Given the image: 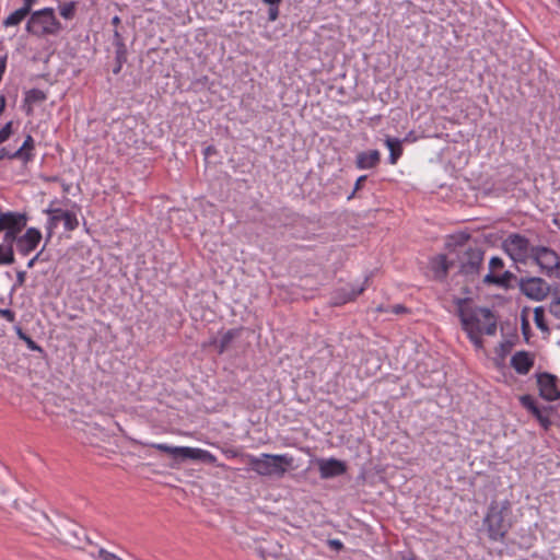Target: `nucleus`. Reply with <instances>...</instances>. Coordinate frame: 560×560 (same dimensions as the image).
<instances>
[{
    "label": "nucleus",
    "instance_id": "nucleus-56",
    "mask_svg": "<svg viewBox=\"0 0 560 560\" xmlns=\"http://www.w3.org/2000/svg\"><path fill=\"white\" fill-rule=\"evenodd\" d=\"M262 2L267 3V4H280L282 2V0H261Z\"/></svg>",
    "mask_w": 560,
    "mask_h": 560
},
{
    "label": "nucleus",
    "instance_id": "nucleus-48",
    "mask_svg": "<svg viewBox=\"0 0 560 560\" xmlns=\"http://www.w3.org/2000/svg\"><path fill=\"white\" fill-rule=\"evenodd\" d=\"M14 330L18 335V337L21 339V340H24L25 337H27V334H25L22 329V327L20 325H15L14 326Z\"/></svg>",
    "mask_w": 560,
    "mask_h": 560
},
{
    "label": "nucleus",
    "instance_id": "nucleus-34",
    "mask_svg": "<svg viewBox=\"0 0 560 560\" xmlns=\"http://www.w3.org/2000/svg\"><path fill=\"white\" fill-rule=\"evenodd\" d=\"M25 280H26V271L18 270L16 271V279H15V282H14L12 289H11V293L14 292L16 289L23 287L24 283H25Z\"/></svg>",
    "mask_w": 560,
    "mask_h": 560
},
{
    "label": "nucleus",
    "instance_id": "nucleus-24",
    "mask_svg": "<svg viewBox=\"0 0 560 560\" xmlns=\"http://www.w3.org/2000/svg\"><path fill=\"white\" fill-rule=\"evenodd\" d=\"M385 144L389 150L388 162L394 165L402 155V141L398 138L387 137L385 139Z\"/></svg>",
    "mask_w": 560,
    "mask_h": 560
},
{
    "label": "nucleus",
    "instance_id": "nucleus-45",
    "mask_svg": "<svg viewBox=\"0 0 560 560\" xmlns=\"http://www.w3.org/2000/svg\"><path fill=\"white\" fill-rule=\"evenodd\" d=\"M145 445L149 447L155 448L160 452H163V453H166L167 447H168V445L164 444V443H150V444H145Z\"/></svg>",
    "mask_w": 560,
    "mask_h": 560
},
{
    "label": "nucleus",
    "instance_id": "nucleus-15",
    "mask_svg": "<svg viewBox=\"0 0 560 560\" xmlns=\"http://www.w3.org/2000/svg\"><path fill=\"white\" fill-rule=\"evenodd\" d=\"M452 267H455V259H448L445 254H439L430 259V268L436 281L443 282Z\"/></svg>",
    "mask_w": 560,
    "mask_h": 560
},
{
    "label": "nucleus",
    "instance_id": "nucleus-11",
    "mask_svg": "<svg viewBox=\"0 0 560 560\" xmlns=\"http://www.w3.org/2000/svg\"><path fill=\"white\" fill-rule=\"evenodd\" d=\"M315 464L318 468L319 477L324 480L342 476L348 470L347 463L335 457L316 458Z\"/></svg>",
    "mask_w": 560,
    "mask_h": 560
},
{
    "label": "nucleus",
    "instance_id": "nucleus-9",
    "mask_svg": "<svg viewBox=\"0 0 560 560\" xmlns=\"http://www.w3.org/2000/svg\"><path fill=\"white\" fill-rule=\"evenodd\" d=\"M530 258L547 276H551L552 272L560 267V256L550 247H532Z\"/></svg>",
    "mask_w": 560,
    "mask_h": 560
},
{
    "label": "nucleus",
    "instance_id": "nucleus-30",
    "mask_svg": "<svg viewBox=\"0 0 560 560\" xmlns=\"http://www.w3.org/2000/svg\"><path fill=\"white\" fill-rule=\"evenodd\" d=\"M15 262V256H11L10 247L5 248L0 245V266H9Z\"/></svg>",
    "mask_w": 560,
    "mask_h": 560
},
{
    "label": "nucleus",
    "instance_id": "nucleus-27",
    "mask_svg": "<svg viewBox=\"0 0 560 560\" xmlns=\"http://www.w3.org/2000/svg\"><path fill=\"white\" fill-rule=\"evenodd\" d=\"M113 45L115 46V56L127 57L128 50L124 37L118 30H114Z\"/></svg>",
    "mask_w": 560,
    "mask_h": 560
},
{
    "label": "nucleus",
    "instance_id": "nucleus-20",
    "mask_svg": "<svg viewBox=\"0 0 560 560\" xmlns=\"http://www.w3.org/2000/svg\"><path fill=\"white\" fill-rule=\"evenodd\" d=\"M515 279H516L515 275L512 273L511 271L506 270L502 275H499V276L495 273H492V272H488L485 276L482 281L485 284H494V285H498L501 288L509 289L512 287L511 281L515 280Z\"/></svg>",
    "mask_w": 560,
    "mask_h": 560
},
{
    "label": "nucleus",
    "instance_id": "nucleus-23",
    "mask_svg": "<svg viewBox=\"0 0 560 560\" xmlns=\"http://www.w3.org/2000/svg\"><path fill=\"white\" fill-rule=\"evenodd\" d=\"M242 328H233L225 331L221 339L217 341L215 339L211 342L217 347L218 353H224L230 347L231 342L240 336Z\"/></svg>",
    "mask_w": 560,
    "mask_h": 560
},
{
    "label": "nucleus",
    "instance_id": "nucleus-16",
    "mask_svg": "<svg viewBox=\"0 0 560 560\" xmlns=\"http://www.w3.org/2000/svg\"><path fill=\"white\" fill-rule=\"evenodd\" d=\"M534 363V355L525 350L515 352L511 358V366L521 375L528 374Z\"/></svg>",
    "mask_w": 560,
    "mask_h": 560
},
{
    "label": "nucleus",
    "instance_id": "nucleus-54",
    "mask_svg": "<svg viewBox=\"0 0 560 560\" xmlns=\"http://www.w3.org/2000/svg\"><path fill=\"white\" fill-rule=\"evenodd\" d=\"M23 7L26 8L28 11L32 12V5L35 2V0H23Z\"/></svg>",
    "mask_w": 560,
    "mask_h": 560
},
{
    "label": "nucleus",
    "instance_id": "nucleus-25",
    "mask_svg": "<svg viewBox=\"0 0 560 560\" xmlns=\"http://www.w3.org/2000/svg\"><path fill=\"white\" fill-rule=\"evenodd\" d=\"M27 15H31V11L22 5L3 21V25L5 27L19 25Z\"/></svg>",
    "mask_w": 560,
    "mask_h": 560
},
{
    "label": "nucleus",
    "instance_id": "nucleus-43",
    "mask_svg": "<svg viewBox=\"0 0 560 560\" xmlns=\"http://www.w3.org/2000/svg\"><path fill=\"white\" fill-rule=\"evenodd\" d=\"M98 556L102 560H122L120 557H118L117 555L113 553V552H109L103 548L100 549L98 551Z\"/></svg>",
    "mask_w": 560,
    "mask_h": 560
},
{
    "label": "nucleus",
    "instance_id": "nucleus-58",
    "mask_svg": "<svg viewBox=\"0 0 560 560\" xmlns=\"http://www.w3.org/2000/svg\"><path fill=\"white\" fill-rule=\"evenodd\" d=\"M8 139L4 137V135L0 131V144L5 142Z\"/></svg>",
    "mask_w": 560,
    "mask_h": 560
},
{
    "label": "nucleus",
    "instance_id": "nucleus-4",
    "mask_svg": "<svg viewBox=\"0 0 560 560\" xmlns=\"http://www.w3.org/2000/svg\"><path fill=\"white\" fill-rule=\"evenodd\" d=\"M453 303L456 305L463 330L477 348H482V327L480 326V318L477 316V311L472 310V299L470 296L454 298Z\"/></svg>",
    "mask_w": 560,
    "mask_h": 560
},
{
    "label": "nucleus",
    "instance_id": "nucleus-29",
    "mask_svg": "<svg viewBox=\"0 0 560 560\" xmlns=\"http://www.w3.org/2000/svg\"><path fill=\"white\" fill-rule=\"evenodd\" d=\"M75 2H67L59 7L60 15L66 20H72L75 15Z\"/></svg>",
    "mask_w": 560,
    "mask_h": 560
},
{
    "label": "nucleus",
    "instance_id": "nucleus-7",
    "mask_svg": "<svg viewBox=\"0 0 560 560\" xmlns=\"http://www.w3.org/2000/svg\"><path fill=\"white\" fill-rule=\"evenodd\" d=\"M59 538L73 548L83 549L90 539L85 529L78 523L67 520L62 521L57 527Z\"/></svg>",
    "mask_w": 560,
    "mask_h": 560
},
{
    "label": "nucleus",
    "instance_id": "nucleus-51",
    "mask_svg": "<svg viewBox=\"0 0 560 560\" xmlns=\"http://www.w3.org/2000/svg\"><path fill=\"white\" fill-rule=\"evenodd\" d=\"M530 413H532V415H533L537 420L544 416V415H542V412H541V410H540V408H539L538 406H537V407H535V408L530 411Z\"/></svg>",
    "mask_w": 560,
    "mask_h": 560
},
{
    "label": "nucleus",
    "instance_id": "nucleus-53",
    "mask_svg": "<svg viewBox=\"0 0 560 560\" xmlns=\"http://www.w3.org/2000/svg\"><path fill=\"white\" fill-rule=\"evenodd\" d=\"M260 555H261V557H262L265 560H267V556H265V550H264L262 548H260ZM266 555H269V556H270V555H273L275 557H277V556H278V553H277V552H271V551L269 550V548H266Z\"/></svg>",
    "mask_w": 560,
    "mask_h": 560
},
{
    "label": "nucleus",
    "instance_id": "nucleus-44",
    "mask_svg": "<svg viewBox=\"0 0 560 560\" xmlns=\"http://www.w3.org/2000/svg\"><path fill=\"white\" fill-rule=\"evenodd\" d=\"M0 131L4 135L7 139H9L13 135V121H8Z\"/></svg>",
    "mask_w": 560,
    "mask_h": 560
},
{
    "label": "nucleus",
    "instance_id": "nucleus-41",
    "mask_svg": "<svg viewBox=\"0 0 560 560\" xmlns=\"http://www.w3.org/2000/svg\"><path fill=\"white\" fill-rule=\"evenodd\" d=\"M23 341L26 343V346L30 350L36 351L39 353L44 352V349L38 343H36L28 335H27V337L24 338Z\"/></svg>",
    "mask_w": 560,
    "mask_h": 560
},
{
    "label": "nucleus",
    "instance_id": "nucleus-3",
    "mask_svg": "<svg viewBox=\"0 0 560 560\" xmlns=\"http://www.w3.org/2000/svg\"><path fill=\"white\" fill-rule=\"evenodd\" d=\"M512 504L509 500H492L483 517V526L488 538L492 541H504L512 527Z\"/></svg>",
    "mask_w": 560,
    "mask_h": 560
},
{
    "label": "nucleus",
    "instance_id": "nucleus-40",
    "mask_svg": "<svg viewBox=\"0 0 560 560\" xmlns=\"http://www.w3.org/2000/svg\"><path fill=\"white\" fill-rule=\"evenodd\" d=\"M125 62H127V57H125V56H115V66L113 68V73L115 75L120 73Z\"/></svg>",
    "mask_w": 560,
    "mask_h": 560
},
{
    "label": "nucleus",
    "instance_id": "nucleus-19",
    "mask_svg": "<svg viewBox=\"0 0 560 560\" xmlns=\"http://www.w3.org/2000/svg\"><path fill=\"white\" fill-rule=\"evenodd\" d=\"M472 310L477 311V316L480 318V316L485 319L486 326L482 327V334L492 336L497 332V317L494 316L493 312L488 307H480L476 306L472 307Z\"/></svg>",
    "mask_w": 560,
    "mask_h": 560
},
{
    "label": "nucleus",
    "instance_id": "nucleus-49",
    "mask_svg": "<svg viewBox=\"0 0 560 560\" xmlns=\"http://www.w3.org/2000/svg\"><path fill=\"white\" fill-rule=\"evenodd\" d=\"M5 106H7V97L4 94H0V116L4 112Z\"/></svg>",
    "mask_w": 560,
    "mask_h": 560
},
{
    "label": "nucleus",
    "instance_id": "nucleus-6",
    "mask_svg": "<svg viewBox=\"0 0 560 560\" xmlns=\"http://www.w3.org/2000/svg\"><path fill=\"white\" fill-rule=\"evenodd\" d=\"M166 454L171 455L174 460V463L171 465L172 468L176 467L177 464L188 459L199 460L220 468H226L224 464L217 463V457L212 453L201 448L168 445Z\"/></svg>",
    "mask_w": 560,
    "mask_h": 560
},
{
    "label": "nucleus",
    "instance_id": "nucleus-26",
    "mask_svg": "<svg viewBox=\"0 0 560 560\" xmlns=\"http://www.w3.org/2000/svg\"><path fill=\"white\" fill-rule=\"evenodd\" d=\"M517 339V335L514 334L512 339L503 340L495 348V354L501 360H504L508 354L511 352L512 348L515 346V340Z\"/></svg>",
    "mask_w": 560,
    "mask_h": 560
},
{
    "label": "nucleus",
    "instance_id": "nucleus-5",
    "mask_svg": "<svg viewBox=\"0 0 560 560\" xmlns=\"http://www.w3.org/2000/svg\"><path fill=\"white\" fill-rule=\"evenodd\" d=\"M61 28L62 25L57 20L52 8H44L31 12V16L25 26L26 32L36 37L57 35Z\"/></svg>",
    "mask_w": 560,
    "mask_h": 560
},
{
    "label": "nucleus",
    "instance_id": "nucleus-46",
    "mask_svg": "<svg viewBox=\"0 0 560 560\" xmlns=\"http://www.w3.org/2000/svg\"><path fill=\"white\" fill-rule=\"evenodd\" d=\"M538 422L545 430H548L551 425V420L549 419L548 416H545V415L538 419Z\"/></svg>",
    "mask_w": 560,
    "mask_h": 560
},
{
    "label": "nucleus",
    "instance_id": "nucleus-14",
    "mask_svg": "<svg viewBox=\"0 0 560 560\" xmlns=\"http://www.w3.org/2000/svg\"><path fill=\"white\" fill-rule=\"evenodd\" d=\"M35 141L31 135H26L22 145L14 152L10 153L5 148L0 150V156L3 159L7 156L10 160H22L24 163H28L34 159Z\"/></svg>",
    "mask_w": 560,
    "mask_h": 560
},
{
    "label": "nucleus",
    "instance_id": "nucleus-59",
    "mask_svg": "<svg viewBox=\"0 0 560 560\" xmlns=\"http://www.w3.org/2000/svg\"><path fill=\"white\" fill-rule=\"evenodd\" d=\"M402 560H416L413 557H404Z\"/></svg>",
    "mask_w": 560,
    "mask_h": 560
},
{
    "label": "nucleus",
    "instance_id": "nucleus-35",
    "mask_svg": "<svg viewBox=\"0 0 560 560\" xmlns=\"http://www.w3.org/2000/svg\"><path fill=\"white\" fill-rule=\"evenodd\" d=\"M521 330H522L525 341L528 342L530 335H532V329H530L529 322L525 316L522 317Z\"/></svg>",
    "mask_w": 560,
    "mask_h": 560
},
{
    "label": "nucleus",
    "instance_id": "nucleus-17",
    "mask_svg": "<svg viewBox=\"0 0 560 560\" xmlns=\"http://www.w3.org/2000/svg\"><path fill=\"white\" fill-rule=\"evenodd\" d=\"M381 162L378 150L360 152L355 159V165L359 170H370L376 167Z\"/></svg>",
    "mask_w": 560,
    "mask_h": 560
},
{
    "label": "nucleus",
    "instance_id": "nucleus-18",
    "mask_svg": "<svg viewBox=\"0 0 560 560\" xmlns=\"http://www.w3.org/2000/svg\"><path fill=\"white\" fill-rule=\"evenodd\" d=\"M365 288L362 285L360 288H341L336 290L332 295V304L336 306L343 305L348 302L354 301L360 294L363 293Z\"/></svg>",
    "mask_w": 560,
    "mask_h": 560
},
{
    "label": "nucleus",
    "instance_id": "nucleus-55",
    "mask_svg": "<svg viewBox=\"0 0 560 560\" xmlns=\"http://www.w3.org/2000/svg\"><path fill=\"white\" fill-rule=\"evenodd\" d=\"M120 23H121V20L118 15L113 16L112 24L115 26V30H117V27Z\"/></svg>",
    "mask_w": 560,
    "mask_h": 560
},
{
    "label": "nucleus",
    "instance_id": "nucleus-13",
    "mask_svg": "<svg viewBox=\"0 0 560 560\" xmlns=\"http://www.w3.org/2000/svg\"><path fill=\"white\" fill-rule=\"evenodd\" d=\"M42 238V232L37 228H27L19 237V244L16 246L18 253L23 257L28 256L38 247Z\"/></svg>",
    "mask_w": 560,
    "mask_h": 560
},
{
    "label": "nucleus",
    "instance_id": "nucleus-1",
    "mask_svg": "<svg viewBox=\"0 0 560 560\" xmlns=\"http://www.w3.org/2000/svg\"><path fill=\"white\" fill-rule=\"evenodd\" d=\"M470 235L459 233L451 236L453 242L446 243V248L451 255H454L455 266L458 270L453 275L452 280L455 285H460V292L465 296L471 294V284L475 283L482 268L485 250L477 244H468Z\"/></svg>",
    "mask_w": 560,
    "mask_h": 560
},
{
    "label": "nucleus",
    "instance_id": "nucleus-33",
    "mask_svg": "<svg viewBox=\"0 0 560 560\" xmlns=\"http://www.w3.org/2000/svg\"><path fill=\"white\" fill-rule=\"evenodd\" d=\"M549 312L556 318L560 319V296H555L549 305Z\"/></svg>",
    "mask_w": 560,
    "mask_h": 560
},
{
    "label": "nucleus",
    "instance_id": "nucleus-22",
    "mask_svg": "<svg viewBox=\"0 0 560 560\" xmlns=\"http://www.w3.org/2000/svg\"><path fill=\"white\" fill-rule=\"evenodd\" d=\"M45 213H59L62 217L63 225L66 231H74L79 226V221L75 213L62 210L60 208L51 209L48 208L44 211Z\"/></svg>",
    "mask_w": 560,
    "mask_h": 560
},
{
    "label": "nucleus",
    "instance_id": "nucleus-2",
    "mask_svg": "<svg viewBox=\"0 0 560 560\" xmlns=\"http://www.w3.org/2000/svg\"><path fill=\"white\" fill-rule=\"evenodd\" d=\"M248 465V470L260 477L281 479L293 468L294 458L288 454L262 453L260 456L245 453L242 455Z\"/></svg>",
    "mask_w": 560,
    "mask_h": 560
},
{
    "label": "nucleus",
    "instance_id": "nucleus-52",
    "mask_svg": "<svg viewBox=\"0 0 560 560\" xmlns=\"http://www.w3.org/2000/svg\"><path fill=\"white\" fill-rule=\"evenodd\" d=\"M405 312H407V308L404 305L397 304V305L394 306V313L401 314V313H405Z\"/></svg>",
    "mask_w": 560,
    "mask_h": 560
},
{
    "label": "nucleus",
    "instance_id": "nucleus-60",
    "mask_svg": "<svg viewBox=\"0 0 560 560\" xmlns=\"http://www.w3.org/2000/svg\"><path fill=\"white\" fill-rule=\"evenodd\" d=\"M556 224L558 225L559 230H560V220H555Z\"/></svg>",
    "mask_w": 560,
    "mask_h": 560
},
{
    "label": "nucleus",
    "instance_id": "nucleus-12",
    "mask_svg": "<svg viewBox=\"0 0 560 560\" xmlns=\"http://www.w3.org/2000/svg\"><path fill=\"white\" fill-rule=\"evenodd\" d=\"M557 376L542 372L537 375L539 396L547 401H555L560 398V390L557 386Z\"/></svg>",
    "mask_w": 560,
    "mask_h": 560
},
{
    "label": "nucleus",
    "instance_id": "nucleus-50",
    "mask_svg": "<svg viewBox=\"0 0 560 560\" xmlns=\"http://www.w3.org/2000/svg\"><path fill=\"white\" fill-rule=\"evenodd\" d=\"M224 453H225V455H228L229 457H232V458H235L238 456L242 457V455H243V454H240L236 450H226Z\"/></svg>",
    "mask_w": 560,
    "mask_h": 560
},
{
    "label": "nucleus",
    "instance_id": "nucleus-42",
    "mask_svg": "<svg viewBox=\"0 0 560 560\" xmlns=\"http://www.w3.org/2000/svg\"><path fill=\"white\" fill-rule=\"evenodd\" d=\"M279 5L270 4L268 9V21L273 22L279 18Z\"/></svg>",
    "mask_w": 560,
    "mask_h": 560
},
{
    "label": "nucleus",
    "instance_id": "nucleus-31",
    "mask_svg": "<svg viewBox=\"0 0 560 560\" xmlns=\"http://www.w3.org/2000/svg\"><path fill=\"white\" fill-rule=\"evenodd\" d=\"M50 218L47 221V238L46 242L50 240L54 233V229L57 226L58 222L62 220V217L59 213H49Z\"/></svg>",
    "mask_w": 560,
    "mask_h": 560
},
{
    "label": "nucleus",
    "instance_id": "nucleus-8",
    "mask_svg": "<svg viewBox=\"0 0 560 560\" xmlns=\"http://www.w3.org/2000/svg\"><path fill=\"white\" fill-rule=\"evenodd\" d=\"M503 249L514 260L525 262L530 257L532 247L529 240L518 233L510 234L503 241Z\"/></svg>",
    "mask_w": 560,
    "mask_h": 560
},
{
    "label": "nucleus",
    "instance_id": "nucleus-21",
    "mask_svg": "<svg viewBox=\"0 0 560 560\" xmlns=\"http://www.w3.org/2000/svg\"><path fill=\"white\" fill-rule=\"evenodd\" d=\"M47 95L39 89H31L25 92L23 109L27 115L33 113V105L46 101Z\"/></svg>",
    "mask_w": 560,
    "mask_h": 560
},
{
    "label": "nucleus",
    "instance_id": "nucleus-32",
    "mask_svg": "<svg viewBox=\"0 0 560 560\" xmlns=\"http://www.w3.org/2000/svg\"><path fill=\"white\" fill-rule=\"evenodd\" d=\"M520 402L521 405L527 409L529 412L535 408L537 407V402L535 400V398L529 395V394H526V395H523L520 397Z\"/></svg>",
    "mask_w": 560,
    "mask_h": 560
},
{
    "label": "nucleus",
    "instance_id": "nucleus-36",
    "mask_svg": "<svg viewBox=\"0 0 560 560\" xmlns=\"http://www.w3.org/2000/svg\"><path fill=\"white\" fill-rule=\"evenodd\" d=\"M366 179H368V175H361L358 177V179L355 180L353 190L348 196V200H351L352 198H354L355 194L363 187Z\"/></svg>",
    "mask_w": 560,
    "mask_h": 560
},
{
    "label": "nucleus",
    "instance_id": "nucleus-10",
    "mask_svg": "<svg viewBox=\"0 0 560 560\" xmlns=\"http://www.w3.org/2000/svg\"><path fill=\"white\" fill-rule=\"evenodd\" d=\"M518 285L522 293L534 301H542L550 292L549 284L539 277L522 278Z\"/></svg>",
    "mask_w": 560,
    "mask_h": 560
},
{
    "label": "nucleus",
    "instance_id": "nucleus-37",
    "mask_svg": "<svg viewBox=\"0 0 560 560\" xmlns=\"http://www.w3.org/2000/svg\"><path fill=\"white\" fill-rule=\"evenodd\" d=\"M504 267V262L503 260L498 257V256H493L490 261H489V269L490 271L489 272H492L494 273V271L497 270H501L502 268Z\"/></svg>",
    "mask_w": 560,
    "mask_h": 560
},
{
    "label": "nucleus",
    "instance_id": "nucleus-39",
    "mask_svg": "<svg viewBox=\"0 0 560 560\" xmlns=\"http://www.w3.org/2000/svg\"><path fill=\"white\" fill-rule=\"evenodd\" d=\"M0 317L4 318L9 323H14L16 319V314L11 308H0Z\"/></svg>",
    "mask_w": 560,
    "mask_h": 560
},
{
    "label": "nucleus",
    "instance_id": "nucleus-28",
    "mask_svg": "<svg viewBox=\"0 0 560 560\" xmlns=\"http://www.w3.org/2000/svg\"><path fill=\"white\" fill-rule=\"evenodd\" d=\"M534 322L539 330L549 332V327L545 319V310L542 306H537L534 308Z\"/></svg>",
    "mask_w": 560,
    "mask_h": 560
},
{
    "label": "nucleus",
    "instance_id": "nucleus-47",
    "mask_svg": "<svg viewBox=\"0 0 560 560\" xmlns=\"http://www.w3.org/2000/svg\"><path fill=\"white\" fill-rule=\"evenodd\" d=\"M328 544L334 550L343 549V544L339 539H330Z\"/></svg>",
    "mask_w": 560,
    "mask_h": 560
},
{
    "label": "nucleus",
    "instance_id": "nucleus-38",
    "mask_svg": "<svg viewBox=\"0 0 560 560\" xmlns=\"http://www.w3.org/2000/svg\"><path fill=\"white\" fill-rule=\"evenodd\" d=\"M44 250H45V246L34 257H32L27 261L26 267L28 269L33 268L37 261H46L47 260V258L44 257Z\"/></svg>",
    "mask_w": 560,
    "mask_h": 560
},
{
    "label": "nucleus",
    "instance_id": "nucleus-57",
    "mask_svg": "<svg viewBox=\"0 0 560 560\" xmlns=\"http://www.w3.org/2000/svg\"><path fill=\"white\" fill-rule=\"evenodd\" d=\"M211 152H215V149L213 145H209L205 149V155H209Z\"/></svg>",
    "mask_w": 560,
    "mask_h": 560
}]
</instances>
